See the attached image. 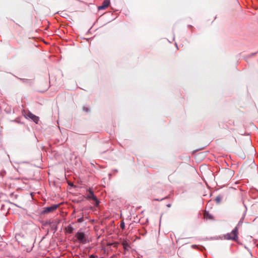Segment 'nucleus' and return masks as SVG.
I'll return each instance as SVG.
<instances>
[{"label": "nucleus", "instance_id": "obj_1", "mask_svg": "<svg viewBox=\"0 0 258 258\" xmlns=\"http://www.w3.org/2000/svg\"><path fill=\"white\" fill-rule=\"evenodd\" d=\"M75 237L77 238V240L80 243L85 244L88 242L85 234L83 232H78L76 234Z\"/></svg>", "mask_w": 258, "mask_h": 258}, {"label": "nucleus", "instance_id": "obj_2", "mask_svg": "<svg viewBox=\"0 0 258 258\" xmlns=\"http://www.w3.org/2000/svg\"><path fill=\"white\" fill-rule=\"evenodd\" d=\"M238 228L235 227V228L230 232L227 234V238L228 239L236 240L238 239Z\"/></svg>", "mask_w": 258, "mask_h": 258}, {"label": "nucleus", "instance_id": "obj_3", "mask_svg": "<svg viewBox=\"0 0 258 258\" xmlns=\"http://www.w3.org/2000/svg\"><path fill=\"white\" fill-rule=\"evenodd\" d=\"M88 191L89 192V194L87 196V199L92 200L95 202L96 205H98L99 204V201L96 197L94 195L93 191L91 189H89Z\"/></svg>", "mask_w": 258, "mask_h": 258}, {"label": "nucleus", "instance_id": "obj_4", "mask_svg": "<svg viewBox=\"0 0 258 258\" xmlns=\"http://www.w3.org/2000/svg\"><path fill=\"white\" fill-rule=\"evenodd\" d=\"M58 207V205H54L50 207H45L43 209V213L44 214H46L52 212L55 210Z\"/></svg>", "mask_w": 258, "mask_h": 258}, {"label": "nucleus", "instance_id": "obj_5", "mask_svg": "<svg viewBox=\"0 0 258 258\" xmlns=\"http://www.w3.org/2000/svg\"><path fill=\"white\" fill-rule=\"evenodd\" d=\"M27 116L31 119L35 123H37L39 121V117L31 112H28L27 113Z\"/></svg>", "mask_w": 258, "mask_h": 258}, {"label": "nucleus", "instance_id": "obj_6", "mask_svg": "<svg viewBox=\"0 0 258 258\" xmlns=\"http://www.w3.org/2000/svg\"><path fill=\"white\" fill-rule=\"evenodd\" d=\"M109 4H110V2L109 0H105V1H104L102 5L101 6L98 7V9L99 10L105 9L109 6Z\"/></svg>", "mask_w": 258, "mask_h": 258}, {"label": "nucleus", "instance_id": "obj_7", "mask_svg": "<svg viewBox=\"0 0 258 258\" xmlns=\"http://www.w3.org/2000/svg\"><path fill=\"white\" fill-rule=\"evenodd\" d=\"M204 217L206 220H214L213 216L207 211H205L204 212Z\"/></svg>", "mask_w": 258, "mask_h": 258}, {"label": "nucleus", "instance_id": "obj_8", "mask_svg": "<svg viewBox=\"0 0 258 258\" xmlns=\"http://www.w3.org/2000/svg\"><path fill=\"white\" fill-rule=\"evenodd\" d=\"M66 231L69 233H72L74 231V228L71 225L68 226L66 228Z\"/></svg>", "mask_w": 258, "mask_h": 258}, {"label": "nucleus", "instance_id": "obj_9", "mask_svg": "<svg viewBox=\"0 0 258 258\" xmlns=\"http://www.w3.org/2000/svg\"><path fill=\"white\" fill-rule=\"evenodd\" d=\"M122 245L124 249H125L127 247L129 246V244L126 241H123L122 243Z\"/></svg>", "mask_w": 258, "mask_h": 258}, {"label": "nucleus", "instance_id": "obj_10", "mask_svg": "<svg viewBox=\"0 0 258 258\" xmlns=\"http://www.w3.org/2000/svg\"><path fill=\"white\" fill-rule=\"evenodd\" d=\"M227 174L229 175V178H231L233 175V172L231 170H228L227 171Z\"/></svg>", "mask_w": 258, "mask_h": 258}, {"label": "nucleus", "instance_id": "obj_11", "mask_svg": "<svg viewBox=\"0 0 258 258\" xmlns=\"http://www.w3.org/2000/svg\"><path fill=\"white\" fill-rule=\"evenodd\" d=\"M125 225L124 223L123 222H122L120 224V227L122 229H123L124 228Z\"/></svg>", "mask_w": 258, "mask_h": 258}, {"label": "nucleus", "instance_id": "obj_12", "mask_svg": "<svg viewBox=\"0 0 258 258\" xmlns=\"http://www.w3.org/2000/svg\"><path fill=\"white\" fill-rule=\"evenodd\" d=\"M216 200V201L217 202V203H220V202L221 198H220V197H216V200Z\"/></svg>", "mask_w": 258, "mask_h": 258}, {"label": "nucleus", "instance_id": "obj_13", "mask_svg": "<svg viewBox=\"0 0 258 258\" xmlns=\"http://www.w3.org/2000/svg\"><path fill=\"white\" fill-rule=\"evenodd\" d=\"M78 222L81 223L83 221V218L81 217L77 220Z\"/></svg>", "mask_w": 258, "mask_h": 258}, {"label": "nucleus", "instance_id": "obj_14", "mask_svg": "<svg viewBox=\"0 0 258 258\" xmlns=\"http://www.w3.org/2000/svg\"><path fill=\"white\" fill-rule=\"evenodd\" d=\"M90 258H97V256L94 255H91Z\"/></svg>", "mask_w": 258, "mask_h": 258}, {"label": "nucleus", "instance_id": "obj_15", "mask_svg": "<svg viewBox=\"0 0 258 258\" xmlns=\"http://www.w3.org/2000/svg\"><path fill=\"white\" fill-rule=\"evenodd\" d=\"M251 165L252 167H254L255 166V164H254L253 162H251Z\"/></svg>", "mask_w": 258, "mask_h": 258}]
</instances>
